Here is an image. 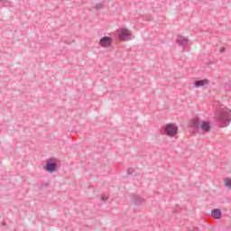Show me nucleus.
<instances>
[{
    "label": "nucleus",
    "instance_id": "423d86ee",
    "mask_svg": "<svg viewBox=\"0 0 231 231\" xmlns=\"http://www.w3.org/2000/svg\"><path fill=\"white\" fill-rule=\"evenodd\" d=\"M132 201L134 205H142V203L145 202V199L140 196H134Z\"/></svg>",
    "mask_w": 231,
    "mask_h": 231
},
{
    "label": "nucleus",
    "instance_id": "9d476101",
    "mask_svg": "<svg viewBox=\"0 0 231 231\" xmlns=\"http://www.w3.org/2000/svg\"><path fill=\"white\" fill-rule=\"evenodd\" d=\"M224 185L226 189H231V178L224 179Z\"/></svg>",
    "mask_w": 231,
    "mask_h": 231
},
{
    "label": "nucleus",
    "instance_id": "9b49d317",
    "mask_svg": "<svg viewBox=\"0 0 231 231\" xmlns=\"http://www.w3.org/2000/svg\"><path fill=\"white\" fill-rule=\"evenodd\" d=\"M218 51H219L220 53L225 52V47H219V48H218Z\"/></svg>",
    "mask_w": 231,
    "mask_h": 231
},
{
    "label": "nucleus",
    "instance_id": "f257e3e1",
    "mask_svg": "<svg viewBox=\"0 0 231 231\" xmlns=\"http://www.w3.org/2000/svg\"><path fill=\"white\" fill-rule=\"evenodd\" d=\"M44 171L46 172H50V174H53V172H57L59 169H60V160L58 158L51 157L45 161V165L43 166Z\"/></svg>",
    "mask_w": 231,
    "mask_h": 231
},
{
    "label": "nucleus",
    "instance_id": "6e6552de",
    "mask_svg": "<svg viewBox=\"0 0 231 231\" xmlns=\"http://www.w3.org/2000/svg\"><path fill=\"white\" fill-rule=\"evenodd\" d=\"M177 42L180 44V46H187V44L189 43V39L183 36H178Z\"/></svg>",
    "mask_w": 231,
    "mask_h": 231
},
{
    "label": "nucleus",
    "instance_id": "0eeeda50",
    "mask_svg": "<svg viewBox=\"0 0 231 231\" xmlns=\"http://www.w3.org/2000/svg\"><path fill=\"white\" fill-rule=\"evenodd\" d=\"M209 84L208 79H201L199 81H195V88H203V86H207Z\"/></svg>",
    "mask_w": 231,
    "mask_h": 231
},
{
    "label": "nucleus",
    "instance_id": "f8f14e48",
    "mask_svg": "<svg viewBox=\"0 0 231 231\" xmlns=\"http://www.w3.org/2000/svg\"><path fill=\"white\" fill-rule=\"evenodd\" d=\"M101 199L102 201H107V196L102 195Z\"/></svg>",
    "mask_w": 231,
    "mask_h": 231
},
{
    "label": "nucleus",
    "instance_id": "4468645a",
    "mask_svg": "<svg viewBox=\"0 0 231 231\" xmlns=\"http://www.w3.org/2000/svg\"><path fill=\"white\" fill-rule=\"evenodd\" d=\"M193 122L196 124V120H193Z\"/></svg>",
    "mask_w": 231,
    "mask_h": 231
},
{
    "label": "nucleus",
    "instance_id": "7ed1b4c3",
    "mask_svg": "<svg viewBox=\"0 0 231 231\" xmlns=\"http://www.w3.org/2000/svg\"><path fill=\"white\" fill-rule=\"evenodd\" d=\"M113 43V39L111 37L105 36L99 40V46L102 48H109Z\"/></svg>",
    "mask_w": 231,
    "mask_h": 231
},
{
    "label": "nucleus",
    "instance_id": "f03ea898",
    "mask_svg": "<svg viewBox=\"0 0 231 231\" xmlns=\"http://www.w3.org/2000/svg\"><path fill=\"white\" fill-rule=\"evenodd\" d=\"M178 125L174 124H167L164 125V134H167V136H176L178 134Z\"/></svg>",
    "mask_w": 231,
    "mask_h": 231
},
{
    "label": "nucleus",
    "instance_id": "1a4fd4ad",
    "mask_svg": "<svg viewBox=\"0 0 231 231\" xmlns=\"http://www.w3.org/2000/svg\"><path fill=\"white\" fill-rule=\"evenodd\" d=\"M211 216H212V217H214V219H221V216H222L221 210L220 209H213L211 211Z\"/></svg>",
    "mask_w": 231,
    "mask_h": 231
},
{
    "label": "nucleus",
    "instance_id": "39448f33",
    "mask_svg": "<svg viewBox=\"0 0 231 231\" xmlns=\"http://www.w3.org/2000/svg\"><path fill=\"white\" fill-rule=\"evenodd\" d=\"M199 127L204 133H208L212 129V124L208 121H201Z\"/></svg>",
    "mask_w": 231,
    "mask_h": 231
},
{
    "label": "nucleus",
    "instance_id": "ddd939ff",
    "mask_svg": "<svg viewBox=\"0 0 231 231\" xmlns=\"http://www.w3.org/2000/svg\"><path fill=\"white\" fill-rule=\"evenodd\" d=\"M224 116H220V118H223Z\"/></svg>",
    "mask_w": 231,
    "mask_h": 231
},
{
    "label": "nucleus",
    "instance_id": "20e7f679",
    "mask_svg": "<svg viewBox=\"0 0 231 231\" xmlns=\"http://www.w3.org/2000/svg\"><path fill=\"white\" fill-rule=\"evenodd\" d=\"M131 37V31L129 29L123 28L119 33L120 41H129Z\"/></svg>",
    "mask_w": 231,
    "mask_h": 231
}]
</instances>
